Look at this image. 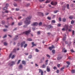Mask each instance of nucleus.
I'll list each match as a JSON object with an SVG mask.
<instances>
[{"label": "nucleus", "instance_id": "nucleus-28", "mask_svg": "<svg viewBox=\"0 0 75 75\" xmlns=\"http://www.w3.org/2000/svg\"><path fill=\"white\" fill-rule=\"evenodd\" d=\"M62 21L64 22H65L66 21V19L65 18H64L62 19Z\"/></svg>", "mask_w": 75, "mask_h": 75}, {"label": "nucleus", "instance_id": "nucleus-56", "mask_svg": "<svg viewBox=\"0 0 75 75\" xmlns=\"http://www.w3.org/2000/svg\"><path fill=\"white\" fill-rule=\"evenodd\" d=\"M6 36H7V35H5L4 36V37H3V38H6Z\"/></svg>", "mask_w": 75, "mask_h": 75}, {"label": "nucleus", "instance_id": "nucleus-24", "mask_svg": "<svg viewBox=\"0 0 75 75\" xmlns=\"http://www.w3.org/2000/svg\"><path fill=\"white\" fill-rule=\"evenodd\" d=\"M13 5H14V6H17V3H13Z\"/></svg>", "mask_w": 75, "mask_h": 75}, {"label": "nucleus", "instance_id": "nucleus-43", "mask_svg": "<svg viewBox=\"0 0 75 75\" xmlns=\"http://www.w3.org/2000/svg\"><path fill=\"white\" fill-rule=\"evenodd\" d=\"M16 48H14V49H13V52H16Z\"/></svg>", "mask_w": 75, "mask_h": 75}, {"label": "nucleus", "instance_id": "nucleus-16", "mask_svg": "<svg viewBox=\"0 0 75 75\" xmlns=\"http://www.w3.org/2000/svg\"><path fill=\"white\" fill-rule=\"evenodd\" d=\"M33 40L32 38H29L28 39V40L29 41H31Z\"/></svg>", "mask_w": 75, "mask_h": 75}, {"label": "nucleus", "instance_id": "nucleus-48", "mask_svg": "<svg viewBox=\"0 0 75 75\" xmlns=\"http://www.w3.org/2000/svg\"><path fill=\"white\" fill-rule=\"evenodd\" d=\"M35 51L37 52H39V50L37 49H35Z\"/></svg>", "mask_w": 75, "mask_h": 75}, {"label": "nucleus", "instance_id": "nucleus-63", "mask_svg": "<svg viewBox=\"0 0 75 75\" xmlns=\"http://www.w3.org/2000/svg\"><path fill=\"white\" fill-rule=\"evenodd\" d=\"M49 13H45V15L46 16H47V15H48L49 14Z\"/></svg>", "mask_w": 75, "mask_h": 75}, {"label": "nucleus", "instance_id": "nucleus-8", "mask_svg": "<svg viewBox=\"0 0 75 75\" xmlns=\"http://www.w3.org/2000/svg\"><path fill=\"white\" fill-rule=\"evenodd\" d=\"M38 25V23L35 22L33 23V24H32V26H37Z\"/></svg>", "mask_w": 75, "mask_h": 75}, {"label": "nucleus", "instance_id": "nucleus-52", "mask_svg": "<svg viewBox=\"0 0 75 75\" xmlns=\"http://www.w3.org/2000/svg\"><path fill=\"white\" fill-rule=\"evenodd\" d=\"M15 57V56L14 55H13V56H12V58H12V59H13Z\"/></svg>", "mask_w": 75, "mask_h": 75}, {"label": "nucleus", "instance_id": "nucleus-45", "mask_svg": "<svg viewBox=\"0 0 75 75\" xmlns=\"http://www.w3.org/2000/svg\"><path fill=\"white\" fill-rule=\"evenodd\" d=\"M47 18L48 20H50L51 19V18L50 17H48Z\"/></svg>", "mask_w": 75, "mask_h": 75}, {"label": "nucleus", "instance_id": "nucleus-49", "mask_svg": "<svg viewBox=\"0 0 75 75\" xmlns=\"http://www.w3.org/2000/svg\"><path fill=\"white\" fill-rule=\"evenodd\" d=\"M54 69V70H57V68L56 67H54V68H53Z\"/></svg>", "mask_w": 75, "mask_h": 75}, {"label": "nucleus", "instance_id": "nucleus-19", "mask_svg": "<svg viewBox=\"0 0 75 75\" xmlns=\"http://www.w3.org/2000/svg\"><path fill=\"white\" fill-rule=\"evenodd\" d=\"M22 64H26L25 62V61H22Z\"/></svg>", "mask_w": 75, "mask_h": 75}, {"label": "nucleus", "instance_id": "nucleus-13", "mask_svg": "<svg viewBox=\"0 0 75 75\" xmlns=\"http://www.w3.org/2000/svg\"><path fill=\"white\" fill-rule=\"evenodd\" d=\"M34 42H32V44L33 45L32 46V47H34V46H37V45H36V44H34Z\"/></svg>", "mask_w": 75, "mask_h": 75}, {"label": "nucleus", "instance_id": "nucleus-51", "mask_svg": "<svg viewBox=\"0 0 75 75\" xmlns=\"http://www.w3.org/2000/svg\"><path fill=\"white\" fill-rule=\"evenodd\" d=\"M12 55V53H11V54H10L9 56V58H10L11 57Z\"/></svg>", "mask_w": 75, "mask_h": 75}, {"label": "nucleus", "instance_id": "nucleus-57", "mask_svg": "<svg viewBox=\"0 0 75 75\" xmlns=\"http://www.w3.org/2000/svg\"><path fill=\"white\" fill-rule=\"evenodd\" d=\"M59 21H61V18H59Z\"/></svg>", "mask_w": 75, "mask_h": 75}, {"label": "nucleus", "instance_id": "nucleus-7", "mask_svg": "<svg viewBox=\"0 0 75 75\" xmlns=\"http://www.w3.org/2000/svg\"><path fill=\"white\" fill-rule=\"evenodd\" d=\"M25 42L24 41L21 43V47H22L25 44Z\"/></svg>", "mask_w": 75, "mask_h": 75}, {"label": "nucleus", "instance_id": "nucleus-21", "mask_svg": "<svg viewBox=\"0 0 75 75\" xmlns=\"http://www.w3.org/2000/svg\"><path fill=\"white\" fill-rule=\"evenodd\" d=\"M2 13H8L9 12L8 11H6L5 12H2Z\"/></svg>", "mask_w": 75, "mask_h": 75}, {"label": "nucleus", "instance_id": "nucleus-54", "mask_svg": "<svg viewBox=\"0 0 75 75\" xmlns=\"http://www.w3.org/2000/svg\"><path fill=\"white\" fill-rule=\"evenodd\" d=\"M24 54H25V55H27L29 54V53H25Z\"/></svg>", "mask_w": 75, "mask_h": 75}, {"label": "nucleus", "instance_id": "nucleus-6", "mask_svg": "<svg viewBox=\"0 0 75 75\" xmlns=\"http://www.w3.org/2000/svg\"><path fill=\"white\" fill-rule=\"evenodd\" d=\"M54 46L53 45H52V47H49V49L50 50H52V49L54 48Z\"/></svg>", "mask_w": 75, "mask_h": 75}, {"label": "nucleus", "instance_id": "nucleus-35", "mask_svg": "<svg viewBox=\"0 0 75 75\" xmlns=\"http://www.w3.org/2000/svg\"><path fill=\"white\" fill-rule=\"evenodd\" d=\"M70 51L71 52H75V51L73 50V49H71V50H70Z\"/></svg>", "mask_w": 75, "mask_h": 75}, {"label": "nucleus", "instance_id": "nucleus-64", "mask_svg": "<svg viewBox=\"0 0 75 75\" xmlns=\"http://www.w3.org/2000/svg\"><path fill=\"white\" fill-rule=\"evenodd\" d=\"M60 64H59L57 65V67H58L59 68L60 67Z\"/></svg>", "mask_w": 75, "mask_h": 75}, {"label": "nucleus", "instance_id": "nucleus-44", "mask_svg": "<svg viewBox=\"0 0 75 75\" xmlns=\"http://www.w3.org/2000/svg\"><path fill=\"white\" fill-rule=\"evenodd\" d=\"M42 23L41 22H40V23H39V26H40V25H42Z\"/></svg>", "mask_w": 75, "mask_h": 75}, {"label": "nucleus", "instance_id": "nucleus-30", "mask_svg": "<svg viewBox=\"0 0 75 75\" xmlns=\"http://www.w3.org/2000/svg\"><path fill=\"white\" fill-rule=\"evenodd\" d=\"M46 67V66H45V64H43L42 66V67L43 68H45Z\"/></svg>", "mask_w": 75, "mask_h": 75}, {"label": "nucleus", "instance_id": "nucleus-27", "mask_svg": "<svg viewBox=\"0 0 75 75\" xmlns=\"http://www.w3.org/2000/svg\"><path fill=\"white\" fill-rule=\"evenodd\" d=\"M66 63L68 65H70V62H66Z\"/></svg>", "mask_w": 75, "mask_h": 75}, {"label": "nucleus", "instance_id": "nucleus-10", "mask_svg": "<svg viewBox=\"0 0 75 75\" xmlns=\"http://www.w3.org/2000/svg\"><path fill=\"white\" fill-rule=\"evenodd\" d=\"M18 67L20 69H23V66L22 64H20L19 65Z\"/></svg>", "mask_w": 75, "mask_h": 75}, {"label": "nucleus", "instance_id": "nucleus-29", "mask_svg": "<svg viewBox=\"0 0 75 75\" xmlns=\"http://www.w3.org/2000/svg\"><path fill=\"white\" fill-rule=\"evenodd\" d=\"M51 22H52V23H55V22H56V21H55V20H52V21Z\"/></svg>", "mask_w": 75, "mask_h": 75}, {"label": "nucleus", "instance_id": "nucleus-37", "mask_svg": "<svg viewBox=\"0 0 75 75\" xmlns=\"http://www.w3.org/2000/svg\"><path fill=\"white\" fill-rule=\"evenodd\" d=\"M64 69V67H62L61 69H60V71H62V70Z\"/></svg>", "mask_w": 75, "mask_h": 75}, {"label": "nucleus", "instance_id": "nucleus-38", "mask_svg": "<svg viewBox=\"0 0 75 75\" xmlns=\"http://www.w3.org/2000/svg\"><path fill=\"white\" fill-rule=\"evenodd\" d=\"M37 33L38 34V35H39V34H40V31H38L37 32Z\"/></svg>", "mask_w": 75, "mask_h": 75}, {"label": "nucleus", "instance_id": "nucleus-61", "mask_svg": "<svg viewBox=\"0 0 75 75\" xmlns=\"http://www.w3.org/2000/svg\"><path fill=\"white\" fill-rule=\"evenodd\" d=\"M51 4L52 5H54V3L53 1H52L51 3Z\"/></svg>", "mask_w": 75, "mask_h": 75}, {"label": "nucleus", "instance_id": "nucleus-12", "mask_svg": "<svg viewBox=\"0 0 75 75\" xmlns=\"http://www.w3.org/2000/svg\"><path fill=\"white\" fill-rule=\"evenodd\" d=\"M47 70L48 72L50 71V68L49 66H47Z\"/></svg>", "mask_w": 75, "mask_h": 75}, {"label": "nucleus", "instance_id": "nucleus-31", "mask_svg": "<svg viewBox=\"0 0 75 75\" xmlns=\"http://www.w3.org/2000/svg\"><path fill=\"white\" fill-rule=\"evenodd\" d=\"M73 18V17L71 16L69 17V18L70 19H72Z\"/></svg>", "mask_w": 75, "mask_h": 75}, {"label": "nucleus", "instance_id": "nucleus-26", "mask_svg": "<svg viewBox=\"0 0 75 75\" xmlns=\"http://www.w3.org/2000/svg\"><path fill=\"white\" fill-rule=\"evenodd\" d=\"M3 31H4V32H6V31H7V29H4L3 30Z\"/></svg>", "mask_w": 75, "mask_h": 75}, {"label": "nucleus", "instance_id": "nucleus-59", "mask_svg": "<svg viewBox=\"0 0 75 75\" xmlns=\"http://www.w3.org/2000/svg\"><path fill=\"white\" fill-rule=\"evenodd\" d=\"M61 26V24L60 23L58 24V25H57V26L60 27Z\"/></svg>", "mask_w": 75, "mask_h": 75}, {"label": "nucleus", "instance_id": "nucleus-20", "mask_svg": "<svg viewBox=\"0 0 75 75\" xmlns=\"http://www.w3.org/2000/svg\"><path fill=\"white\" fill-rule=\"evenodd\" d=\"M66 38L65 37H64V38H63L62 39V40L64 41H66Z\"/></svg>", "mask_w": 75, "mask_h": 75}, {"label": "nucleus", "instance_id": "nucleus-1", "mask_svg": "<svg viewBox=\"0 0 75 75\" xmlns=\"http://www.w3.org/2000/svg\"><path fill=\"white\" fill-rule=\"evenodd\" d=\"M32 18V17L31 16L27 17V18H26L25 21L24 23L25 24L27 25H29L31 22L30 20Z\"/></svg>", "mask_w": 75, "mask_h": 75}, {"label": "nucleus", "instance_id": "nucleus-41", "mask_svg": "<svg viewBox=\"0 0 75 75\" xmlns=\"http://www.w3.org/2000/svg\"><path fill=\"white\" fill-rule=\"evenodd\" d=\"M74 23V21H71V24H73Z\"/></svg>", "mask_w": 75, "mask_h": 75}, {"label": "nucleus", "instance_id": "nucleus-50", "mask_svg": "<svg viewBox=\"0 0 75 75\" xmlns=\"http://www.w3.org/2000/svg\"><path fill=\"white\" fill-rule=\"evenodd\" d=\"M5 22L4 21H2V24H4L5 23Z\"/></svg>", "mask_w": 75, "mask_h": 75}, {"label": "nucleus", "instance_id": "nucleus-46", "mask_svg": "<svg viewBox=\"0 0 75 75\" xmlns=\"http://www.w3.org/2000/svg\"><path fill=\"white\" fill-rule=\"evenodd\" d=\"M58 11H54V13H57Z\"/></svg>", "mask_w": 75, "mask_h": 75}, {"label": "nucleus", "instance_id": "nucleus-33", "mask_svg": "<svg viewBox=\"0 0 75 75\" xmlns=\"http://www.w3.org/2000/svg\"><path fill=\"white\" fill-rule=\"evenodd\" d=\"M27 46V44H25L24 45V48H25Z\"/></svg>", "mask_w": 75, "mask_h": 75}, {"label": "nucleus", "instance_id": "nucleus-42", "mask_svg": "<svg viewBox=\"0 0 75 75\" xmlns=\"http://www.w3.org/2000/svg\"><path fill=\"white\" fill-rule=\"evenodd\" d=\"M45 0H39V1L40 2H42L45 1Z\"/></svg>", "mask_w": 75, "mask_h": 75}, {"label": "nucleus", "instance_id": "nucleus-4", "mask_svg": "<svg viewBox=\"0 0 75 75\" xmlns=\"http://www.w3.org/2000/svg\"><path fill=\"white\" fill-rule=\"evenodd\" d=\"M45 58L43 57H42L41 59L40 60V63H42L44 61Z\"/></svg>", "mask_w": 75, "mask_h": 75}, {"label": "nucleus", "instance_id": "nucleus-17", "mask_svg": "<svg viewBox=\"0 0 75 75\" xmlns=\"http://www.w3.org/2000/svg\"><path fill=\"white\" fill-rule=\"evenodd\" d=\"M7 9V7H5L4 8H3V10H6Z\"/></svg>", "mask_w": 75, "mask_h": 75}, {"label": "nucleus", "instance_id": "nucleus-62", "mask_svg": "<svg viewBox=\"0 0 75 75\" xmlns=\"http://www.w3.org/2000/svg\"><path fill=\"white\" fill-rule=\"evenodd\" d=\"M16 11H18L19 10V8H16Z\"/></svg>", "mask_w": 75, "mask_h": 75}, {"label": "nucleus", "instance_id": "nucleus-58", "mask_svg": "<svg viewBox=\"0 0 75 75\" xmlns=\"http://www.w3.org/2000/svg\"><path fill=\"white\" fill-rule=\"evenodd\" d=\"M9 6V4H6V6L8 7Z\"/></svg>", "mask_w": 75, "mask_h": 75}, {"label": "nucleus", "instance_id": "nucleus-36", "mask_svg": "<svg viewBox=\"0 0 75 75\" xmlns=\"http://www.w3.org/2000/svg\"><path fill=\"white\" fill-rule=\"evenodd\" d=\"M49 2H50V1H49L47 0L46 1V2H45V3H49Z\"/></svg>", "mask_w": 75, "mask_h": 75}, {"label": "nucleus", "instance_id": "nucleus-18", "mask_svg": "<svg viewBox=\"0 0 75 75\" xmlns=\"http://www.w3.org/2000/svg\"><path fill=\"white\" fill-rule=\"evenodd\" d=\"M22 22H19L18 23V25H21L22 24Z\"/></svg>", "mask_w": 75, "mask_h": 75}, {"label": "nucleus", "instance_id": "nucleus-11", "mask_svg": "<svg viewBox=\"0 0 75 75\" xmlns=\"http://www.w3.org/2000/svg\"><path fill=\"white\" fill-rule=\"evenodd\" d=\"M39 72L41 73V75H43V72L42 70H41L40 69H39Z\"/></svg>", "mask_w": 75, "mask_h": 75}, {"label": "nucleus", "instance_id": "nucleus-53", "mask_svg": "<svg viewBox=\"0 0 75 75\" xmlns=\"http://www.w3.org/2000/svg\"><path fill=\"white\" fill-rule=\"evenodd\" d=\"M47 57H49V58H50V55H48V54H47Z\"/></svg>", "mask_w": 75, "mask_h": 75}, {"label": "nucleus", "instance_id": "nucleus-23", "mask_svg": "<svg viewBox=\"0 0 75 75\" xmlns=\"http://www.w3.org/2000/svg\"><path fill=\"white\" fill-rule=\"evenodd\" d=\"M71 72L73 73H75V70L74 69L72 70L71 71Z\"/></svg>", "mask_w": 75, "mask_h": 75}, {"label": "nucleus", "instance_id": "nucleus-39", "mask_svg": "<svg viewBox=\"0 0 75 75\" xmlns=\"http://www.w3.org/2000/svg\"><path fill=\"white\" fill-rule=\"evenodd\" d=\"M43 26H44L45 27H48V25H45V24H44L43 25Z\"/></svg>", "mask_w": 75, "mask_h": 75}, {"label": "nucleus", "instance_id": "nucleus-5", "mask_svg": "<svg viewBox=\"0 0 75 75\" xmlns=\"http://www.w3.org/2000/svg\"><path fill=\"white\" fill-rule=\"evenodd\" d=\"M68 25L66 24L65 25L64 28L66 30H68Z\"/></svg>", "mask_w": 75, "mask_h": 75}, {"label": "nucleus", "instance_id": "nucleus-55", "mask_svg": "<svg viewBox=\"0 0 75 75\" xmlns=\"http://www.w3.org/2000/svg\"><path fill=\"white\" fill-rule=\"evenodd\" d=\"M57 4V2H55L54 3V5H56Z\"/></svg>", "mask_w": 75, "mask_h": 75}, {"label": "nucleus", "instance_id": "nucleus-15", "mask_svg": "<svg viewBox=\"0 0 75 75\" xmlns=\"http://www.w3.org/2000/svg\"><path fill=\"white\" fill-rule=\"evenodd\" d=\"M63 57V56H62L60 57H57V59L58 60H60V59H62V58Z\"/></svg>", "mask_w": 75, "mask_h": 75}, {"label": "nucleus", "instance_id": "nucleus-34", "mask_svg": "<svg viewBox=\"0 0 75 75\" xmlns=\"http://www.w3.org/2000/svg\"><path fill=\"white\" fill-rule=\"evenodd\" d=\"M4 44L5 46H7V43L6 42H4Z\"/></svg>", "mask_w": 75, "mask_h": 75}, {"label": "nucleus", "instance_id": "nucleus-25", "mask_svg": "<svg viewBox=\"0 0 75 75\" xmlns=\"http://www.w3.org/2000/svg\"><path fill=\"white\" fill-rule=\"evenodd\" d=\"M28 58L29 59H31L32 58V55H30V56H29L28 57Z\"/></svg>", "mask_w": 75, "mask_h": 75}, {"label": "nucleus", "instance_id": "nucleus-47", "mask_svg": "<svg viewBox=\"0 0 75 75\" xmlns=\"http://www.w3.org/2000/svg\"><path fill=\"white\" fill-rule=\"evenodd\" d=\"M72 33L73 35H74V30H73L72 31Z\"/></svg>", "mask_w": 75, "mask_h": 75}, {"label": "nucleus", "instance_id": "nucleus-9", "mask_svg": "<svg viewBox=\"0 0 75 75\" xmlns=\"http://www.w3.org/2000/svg\"><path fill=\"white\" fill-rule=\"evenodd\" d=\"M48 28L50 29V28H53V26L52 25H48L47 27Z\"/></svg>", "mask_w": 75, "mask_h": 75}, {"label": "nucleus", "instance_id": "nucleus-60", "mask_svg": "<svg viewBox=\"0 0 75 75\" xmlns=\"http://www.w3.org/2000/svg\"><path fill=\"white\" fill-rule=\"evenodd\" d=\"M56 73H59V71L58 70H57L56 71Z\"/></svg>", "mask_w": 75, "mask_h": 75}, {"label": "nucleus", "instance_id": "nucleus-40", "mask_svg": "<svg viewBox=\"0 0 75 75\" xmlns=\"http://www.w3.org/2000/svg\"><path fill=\"white\" fill-rule=\"evenodd\" d=\"M52 52L53 54H54L55 53V50H52Z\"/></svg>", "mask_w": 75, "mask_h": 75}, {"label": "nucleus", "instance_id": "nucleus-3", "mask_svg": "<svg viewBox=\"0 0 75 75\" xmlns=\"http://www.w3.org/2000/svg\"><path fill=\"white\" fill-rule=\"evenodd\" d=\"M15 64V62H14L12 61L9 64V65L10 66H12L14 64Z\"/></svg>", "mask_w": 75, "mask_h": 75}, {"label": "nucleus", "instance_id": "nucleus-2", "mask_svg": "<svg viewBox=\"0 0 75 75\" xmlns=\"http://www.w3.org/2000/svg\"><path fill=\"white\" fill-rule=\"evenodd\" d=\"M31 31L30 30L26 31L25 32H23V34H25L27 35H28L29 33L31 32Z\"/></svg>", "mask_w": 75, "mask_h": 75}, {"label": "nucleus", "instance_id": "nucleus-14", "mask_svg": "<svg viewBox=\"0 0 75 75\" xmlns=\"http://www.w3.org/2000/svg\"><path fill=\"white\" fill-rule=\"evenodd\" d=\"M18 35H16L15 37L13 38V40H14V41L16 40L17 39H18Z\"/></svg>", "mask_w": 75, "mask_h": 75}, {"label": "nucleus", "instance_id": "nucleus-32", "mask_svg": "<svg viewBox=\"0 0 75 75\" xmlns=\"http://www.w3.org/2000/svg\"><path fill=\"white\" fill-rule=\"evenodd\" d=\"M21 61V60H18V62L17 63V64H19L20 63V62Z\"/></svg>", "mask_w": 75, "mask_h": 75}, {"label": "nucleus", "instance_id": "nucleus-22", "mask_svg": "<svg viewBox=\"0 0 75 75\" xmlns=\"http://www.w3.org/2000/svg\"><path fill=\"white\" fill-rule=\"evenodd\" d=\"M67 8L68 9H69V4H67Z\"/></svg>", "mask_w": 75, "mask_h": 75}]
</instances>
